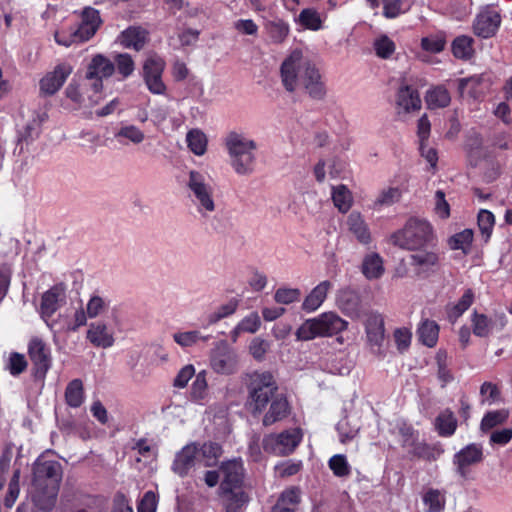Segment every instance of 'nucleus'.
Masks as SVG:
<instances>
[{"label":"nucleus","instance_id":"1","mask_svg":"<svg viewBox=\"0 0 512 512\" xmlns=\"http://www.w3.org/2000/svg\"><path fill=\"white\" fill-rule=\"evenodd\" d=\"M280 76L288 92L303 89L314 100H322L326 96V85L319 69L300 50L292 51L285 58Z\"/></svg>","mask_w":512,"mask_h":512},{"label":"nucleus","instance_id":"2","mask_svg":"<svg viewBox=\"0 0 512 512\" xmlns=\"http://www.w3.org/2000/svg\"><path fill=\"white\" fill-rule=\"evenodd\" d=\"M33 477L29 488V496L34 505L42 511H50L56 503L62 480V466L56 460L43 456L33 464Z\"/></svg>","mask_w":512,"mask_h":512},{"label":"nucleus","instance_id":"3","mask_svg":"<svg viewBox=\"0 0 512 512\" xmlns=\"http://www.w3.org/2000/svg\"><path fill=\"white\" fill-rule=\"evenodd\" d=\"M224 144L235 173L241 176L252 174L256 165L257 143L243 132L230 131Z\"/></svg>","mask_w":512,"mask_h":512},{"label":"nucleus","instance_id":"4","mask_svg":"<svg viewBox=\"0 0 512 512\" xmlns=\"http://www.w3.org/2000/svg\"><path fill=\"white\" fill-rule=\"evenodd\" d=\"M186 186L190 201L202 217H208L215 212L214 187L210 176L206 172L190 170Z\"/></svg>","mask_w":512,"mask_h":512},{"label":"nucleus","instance_id":"5","mask_svg":"<svg viewBox=\"0 0 512 512\" xmlns=\"http://www.w3.org/2000/svg\"><path fill=\"white\" fill-rule=\"evenodd\" d=\"M348 322L333 311L305 320L296 331V338L309 341L317 337H332L346 330Z\"/></svg>","mask_w":512,"mask_h":512},{"label":"nucleus","instance_id":"6","mask_svg":"<svg viewBox=\"0 0 512 512\" xmlns=\"http://www.w3.org/2000/svg\"><path fill=\"white\" fill-rule=\"evenodd\" d=\"M248 404L253 414L262 413L278 390V385L271 372L255 371L249 375L247 384Z\"/></svg>","mask_w":512,"mask_h":512},{"label":"nucleus","instance_id":"7","mask_svg":"<svg viewBox=\"0 0 512 512\" xmlns=\"http://www.w3.org/2000/svg\"><path fill=\"white\" fill-rule=\"evenodd\" d=\"M433 238L431 224L419 218H410L401 230L391 236L394 245L407 250H418L430 245Z\"/></svg>","mask_w":512,"mask_h":512},{"label":"nucleus","instance_id":"8","mask_svg":"<svg viewBox=\"0 0 512 512\" xmlns=\"http://www.w3.org/2000/svg\"><path fill=\"white\" fill-rule=\"evenodd\" d=\"M114 72L115 65L110 59L102 54L92 57L85 74V87H90V90L95 94V97L89 96L91 105L99 103L103 89V79L111 77Z\"/></svg>","mask_w":512,"mask_h":512},{"label":"nucleus","instance_id":"9","mask_svg":"<svg viewBox=\"0 0 512 512\" xmlns=\"http://www.w3.org/2000/svg\"><path fill=\"white\" fill-rule=\"evenodd\" d=\"M211 369L220 375H233L239 370V354L227 342L220 341L211 350L209 356Z\"/></svg>","mask_w":512,"mask_h":512},{"label":"nucleus","instance_id":"10","mask_svg":"<svg viewBox=\"0 0 512 512\" xmlns=\"http://www.w3.org/2000/svg\"><path fill=\"white\" fill-rule=\"evenodd\" d=\"M302 437L303 434L299 428L269 434L263 439V448L268 453L277 456H286L295 450L300 444Z\"/></svg>","mask_w":512,"mask_h":512},{"label":"nucleus","instance_id":"11","mask_svg":"<svg viewBox=\"0 0 512 512\" xmlns=\"http://www.w3.org/2000/svg\"><path fill=\"white\" fill-rule=\"evenodd\" d=\"M67 286L64 283H57L45 291L41 298L40 315L45 323L53 328L57 321H51L55 312L66 303Z\"/></svg>","mask_w":512,"mask_h":512},{"label":"nucleus","instance_id":"12","mask_svg":"<svg viewBox=\"0 0 512 512\" xmlns=\"http://www.w3.org/2000/svg\"><path fill=\"white\" fill-rule=\"evenodd\" d=\"M27 352L33 364L34 375L37 378H45L52 363L49 345L42 338L34 336L28 342Z\"/></svg>","mask_w":512,"mask_h":512},{"label":"nucleus","instance_id":"13","mask_svg":"<svg viewBox=\"0 0 512 512\" xmlns=\"http://www.w3.org/2000/svg\"><path fill=\"white\" fill-rule=\"evenodd\" d=\"M471 330L480 338H488L494 332L501 331L508 323L504 313H495L488 316L474 310L470 315Z\"/></svg>","mask_w":512,"mask_h":512},{"label":"nucleus","instance_id":"14","mask_svg":"<svg viewBox=\"0 0 512 512\" xmlns=\"http://www.w3.org/2000/svg\"><path fill=\"white\" fill-rule=\"evenodd\" d=\"M165 66V60L157 54L150 55L144 62V81L148 90L153 94L162 95L166 91V85L162 80Z\"/></svg>","mask_w":512,"mask_h":512},{"label":"nucleus","instance_id":"15","mask_svg":"<svg viewBox=\"0 0 512 512\" xmlns=\"http://www.w3.org/2000/svg\"><path fill=\"white\" fill-rule=\"evenodd\" d=\"M500 24L501 15L499 10L492 5H487L477 14L473 23V30L477 36L489 38L497 32Z\"/></svg>","mask_w":512,"mask_h":512},{"label":"nucleus","instance_id":"16","mask_svg":"<svg viewBox=\"0 0 512 512\" xmlns=\"http://www.w3.org/2000/svg\"><path fill=\"white\" fill-rule=\"evenodd\" d=\"M483 450L481 445L472 443L460 451L453 457V464L456 467L457 474L466 479L470 473V466L475 465L482 461Z\"/></svg>","mask_w":512,"mask_h":512},{"label":"nucleus","instance_id":"17","mask_svg":"<svg viewBox=\"0 0 512 512\" xmlns=\"http://www.w3.org/2000/svg\"><path fill=\"white\" fill-rule=\"evenodd\" d=\"M72 71L73 67L69 63L57 64L53 71L48 72L40 80V92L46 96L54 95L63 86Z\"/></svg>","mask_w":512,"mask_h":512},{"label":"nucleus","instance_id":"18","mask_svg":"<svg viewBox=\"0 0 512 512\" xmlns=\"http://www.w3.org/2000/svg\"><path fill=\"white\" fill-rule=\"evenodd\" d=\"M86 339L96 348L107 349L114 345V331L104 321H94L88 326Z\"/></svg>","mask_w":512,"mask_h":512},{"label":"nucleus","instance_id":"19","mask_svg":"<svg viewBox=\"0 0 512 512\" xmlns=\"http://www.w3.org/2000/svg\"><path fill=\"white\" fill-rule=\"evenodd\" d=\"M421 104L422 102L416 89L409 85L400 86L395 98L396 112L399 116L420 110Z\"/></svg>","mask_w":512,"mask_h":512},{"label":"nucleus","instance_id":"20","mask_svg":"<svg viewBox=\"0 0 512 512\" xmlns=\"http://www.w3.org/2000/svg\"><path fill=\"white\" fill-rule=\"evenodd\" d=\"M102 23L99 11L92 7H85L80 13V22L74 28L78 32L79 39L83 42L91 39Z\"/></svg>","mask_w":512,"mask_h":512},{"label":"nucleus","instance_id":"21","mask_svg":"<svg viewBox=\"0 0 512 512\" xmlns=\"http://www.w3.org/2000/svg\"><path fill=\"white\" fill-rule=\"evenodd\" d=\"M150 40L147 29L141 26H130L117 37V42L126 49L142 50Z\"/></svg>","mask_w":512,"mask_h":512},{"label":"nucleus","instance_id":"22","mask_svg":"<svg viewBox=\"0 0 512 512\" xmlns=\"http://www.w3.org/2000/svg\"><path fill=\"white\" fill-rule=\"evenodd\" d=\"M411 266L419 276H427L434 272L439 265V253L434 250H421L413 253L410 257Z\"/></svg>","mask_w":512,"mask_h":512},{"label":"nucleus","instance_id":"23","mask_svg":"<svg viewBox=\"0 0 512 512\" xmlns=\"http://www.w3.org/2000/svg\"><path fill=\"white\" fill-rule=\"evenodd\" d=\"M243 462L239 460H230L221 465L223 480L220 485L221 491H230L240 487L243 481Z\"/></svg>","mask_w":512,"mask_h":512},{"label":"nucleus","instance_id":"24","mask_svg":"<svg viewBox=\"0 0 512 512\" xmlns=\"http://www.w3.org/2000/svg\"><path fill=\"white\" fill-rule=\"evenodd\" d=\"M345 225L349 233L361 244L368 245L372 241L370 228L359 211H352L346 218Z\"/></svg>","mask_w":512,"mask_h":512},{"label":"nucleus","instance_id":"25","mask_svg":"<svg viewBox=\"0 0 512 512\" xmlns=\"http://www.w3.org/2000/svg\"><path fill=\"white\" fill-rule=\"evenodd\" d=\"M197 455L198 445L196 443L187 444L176 454L172 470L181 477L186 476L195 465Z\"/></svg>","mask_w":512,"mask_h":512},{"label":"nucleus","instance_id":"26","mask_svg":"<svg viewBox=\"0 0 512 512\" xmlns=\"http://www.w3.org/2000/svg\"><path fill=\"white\" fill-rule=\"evenodd\" d=\"M333 284L329 280L321 281L304 298L301 309L306 313L315 312L325 302Z\"/></svg>","mask_w":512,"mask_h":512},{"label":"nucleus","instance_id":"27","mask_svg":"<svg viewBox=\"0 0 512 512\" xmlns=\"http://www.w3.org/2000/svg\"><path fill=\"white\" fill-rule=\"evenodd\" d=\"M367 341L372 347H380L384 341V319L379 313L368 314L365 320Z\"/></svg>","mask_w":512,"mask_h":512},{"label":"nucleus","instance_id":"28","mask_svg":"<svg viewBox=\"0 0 512 512\" xmlns=\"http://www.w3.org/2000/svg\"><path fill=\"white\" fill-rule=\"evenodd\" d=\"M338 308L349 317H358L361 310V298L357 292L345 288L338 292L336 298Z\"/></svg>","mask_w":512,"mask_h":512},{"label":"nucleus","instance_id":"29","mask_svg":"<svg viewBox=\"0 0 512 512\" xmlns=\"http://www.w3.org/2000/svg\"><path fill=\"white\" fill-rule=\"evenodd\" d=\"M270 402V407L263 417L264 426H270L283 420L290 412L289 403L284 396H276Z\"/></svg>","mask_w":512,"mask_h":512},{"label":"nucleus","instance_id":"30","mask_svg":"<svg viewBox=\"0 0 512 512\" xmlns=\"http://www.w3.org/2000/svg\"><path fill=\"white\" fill-rule=\"evenodd\" d=\"M361 272L368 280H377L385 272L384 260L376 252L366 254L362 260Z\"/></svg>","mask_w":512,"mask_h":512},{"label":"nucleus","instance_id":"31","mask_svg":"<svg viewBox=\"0 0 512 512\" xmlns=\"http://www.w3.org/2000/svg\"><path fill=\"white\" fill-rule=\"evenodd\" d=\"M299 503L300 490L296 487H291L281 493L272 508V512H296Z\"/></svg>","mask_w":512,"mask_h":512},{"label":"nucleus","instance_id":"32","mask_svg":"<svg viewBox=\"0 0 512 512\" xmlns=\"http://www.w3.org/2000/svg\"><path fill=\"white\" fill-rule=\"evenodd\" d=\"M115 138L124 144L139 145L145 140V133L138 126L130 123H121L115 132Z\"/></svg>","mask_w":512,"mask_h":512},{"label":"nucleus","instance_id":"33","mask_svg":"<svg viewBox=\"0 0 512 512\" xmlns=\"http://www.w3.org/2000/svg\"><path fill=\"white\" fill-rule=\"evenodd\" d=\"M434 426L441 437H451L457 429L458 421L451 410L445 409L435 418Z\"/></svg>","mask_w":512,"mask_h":512},{"label":"nucleus","instance_id":"34","mask_svg":"<svg viewBox=\"0 0 512 512\" xmlns=\"http://www.w3.org/2000/svg\"><path fill=\"white\" fill-rule=\"evenodd\" d=\"M474 302V293L471 289L465 290L461 298L453 304L447 306V318L451 323H455L464 312H466Z\"/></svg>","mask_w":512,"mask_h":512},{"label":"nucleus","instance_id":"35","mask_svg":"<svg viewBox=\"0 0 512 512\" xmlns=\"http://www.w3.org/2000/svg\"><path fill=\"white\" fill-rule=\"evenodd\" d=\"M417 333L421 343L432 348L438 341L439 325L433 320L425 319L420 323Z\"/></svg>","mask_w":512,"mask_h":512},{"label":"nucleus","instance_id":"36","mask_svg":"<svg viewBox=\"0 0 512 512\" xmlns=\"http://www.w3.org/2000/svg\"><path fill=\"white\" fill-rule=\"evenodd\" d=\"M409 448V453L412 456L428 461L438 459L444 452L440 445H429L421 442H414Z\"/></svg>","mask_w":512,"mask_h":512},{"label":"nucleus","instance_id":"37","mask_svg":"<svg viewBox=\"0 0 512 512\" xmlns=\"http://www.w3.org/2000/svg\"><path fill=\"white\" fill-rule=\"evenodd\" d=\"M261 326V319L256 312H252L244 317L231 331V339L236 342L242 333H256Z\"/></svg>","mask_w":512,"mask_h":512},{"label":"nucleus","instance_id":"38","mask_svg":"<svg viewBox=\"0 0 512 512\" xmlns=\"http://www.w3.org/2000/svg\"><path fill=\"white\" fill-rule=\"evenodd\" d=\"M426 103L430 109L445 108L451 102V96L444 86H436L427 91Z\"/></svg>","mask_w":512,"mask_h":512},{"label":"nucleus","instance_id":"39","mask_svg":"<svg viewBox=\"0 0 512 512\" xmlns=\"http://www.w3.org/2000/svg\"><path fill=\"white\" fill-rule=\"evenodd\" d=\"M85 399L83 383L80 379H74L68 383L65 389V401L72 408L80 407Z\"/></svg>","mask_w":512,"mask_h":512},{"label":"nucleus","instance_id":"40","mask_svg":"<svg viewBox=\"0 0 512 512\" xmlns=\"http://www.w3.org/2000/svg\"><path fill=\"white\" fill-rule=\"evenodd\" d=\"M332 200L341 213L348 212L353 204L352 193L345 185L332 187Z\"/></svg>","mask_w":512,"mask_h":512},{"label":"nucleus","instance_id":"41","mask_svg":"<svg viewBox=\"0 0 512 512\" xmlns=\"http://www.w3.org/2000/svg\"><path fill=\"white\" fill-rule=\"evenodd\" d=\"M209 339V335H202L199 330L178 331L173 334V340L182 348H189Z\"/></svg>","mask_w":512,"mask_h":512},{"label":"nucleus","instance_id":"42","mask_svg":"<svg viewBox=\"0 0 512 512\" xmlns=\"http://www.w3.org/2000/svg\"><path fill=\"white\" fill-rule=\"evenodd\" d=\"M473 42V38L466 35L456 37L452 42L453 55L458 59L469 60L474 53Z\"/></svg>","mask_w":512,"mask_h":512},{"label":"nucleus","instance_id":"43","mask_svg":"<svg viewBox=\"0 0 512 512\" xmlns=\"http://www.w3.org/2000/svg\"><path fill=\"white\" fill-rule=\"evenodd\" d=\"M187 146L192 153L202 156L207 150V137L199 129H192L186 135Z\"/></svg>","mask_w":512,"mask_h":512},{"label":"nucleus","instance_id":"44","mask_svg":"<svg viewBox=\"0 0 512 512\" xmlns=\"http://www.w3.org/2000/svg\"><path fill=\"white\" fill-rule=\"evenodd\" d=\"M222 494L226 499V509L228 512H237L248 502V496L241 486L230 491H222Z\"/></svg>","mask_w":512,"mask_h":512},{"label":"nucleus","instance_id":"45","mask_svg":"<svg viewBox=\"0 0 512 512\" xmlns=\"http://www.w3.org/2000/svg\"><path fill=\"white\" fill-rule=\"evenodd\" d=\"M373 49L377 57L389 59L396 50V44L386 34H381L374 39Z\"/></svg>","mask_w":512,"mask_h":512},{"label":"nucleus","instance_id":"46","mask_svg":"<svg viewBox=\"0 0 512 512\" xmlns=\"http://www.w3.org/2000/svg\"><path fill=\"white\" fill-rule=\"evenodd\" d=\"M110 301L98 293H93L87 301L86 312L90 319L102 315L109 307Z\"/></svg>","mask_w":512,"mask_h":512},{"label":"nucleus","instance_id":"47","mask_svg":"<svg viewBox=\"0 0 512 512\" xmlns=\"http://www.w3.org/2000/svg\"><path fill=\"white\" fill-rule=\"evenodd\" d=\"M509 417V412L506 409L494 410L487 412L481 421V430L483 432L489 431L494 427L506 422Z\"/></svg>","mask_w":512,"mask_h":512},{"label":"nucleus","instance_id":"48","mask_svg":"<svg viewBox=\"0 0 512 512\" xmlns=\"http://www.w3.org/2000/svg\"><path fill=\"white\" fill-rule=\"evenodd\" d=\"M208 384L206 379V371H200L195 376L192 383L190 397L195 402H202L207 398Z\"/></svg>","mask_w":512,"mask_h":512},{"label":"nucleus","instance_id":"49","mask_svg":"<svg viewBox=\"0 0 512 512\" xmlns=\"http://www.w3.org/2000/svg\"><path fill=\"white\" fill-rule=\"evenodd\" d=\"M423 502L429 512H440L445 507V494L437 489H429L423 496Z\"/></svg>","mask_w":512,"mask_h":512},{"label":"nucleus","instance_id":"50","mask_svg":"<svg viewBox=\"0 0 512 512\" xmlns=\"http://www.w3.org/2000/svg\"><path fill=\"white\" fill-rule=\"evenodd\" d=\"M446 38L444 33L431 34L421 39V48L428 53H440L444 50Z\"/></svg>","mask_w":512,"mask_h":512},{"label":"nucleus","instance_id":"51","mask_svg":"<svg viewBox=\"0 0 512 512\" xmlns=\"http://www.w3.org/2000/svg\"><path fill=\"white\" fill-rule=\"evenodd\" d=\"M298 22L304 28L313 31H317L322 27L319 13L312 8L303 9L298 16Z\"/></svg>","mask_w":512,"mask_h":512},{"label":"nucleus","instance_id":"52","mask_svg":"<svg viewBox=\"0 0 512 512\" xmlns=\"http://www.w3.org/2000/svg\"><path fill=\"white\" fill-rule=\"evenodd\" d=\"M473 241V231L471 229H464L456 233L449 239V246L453 250H462L467 253Z\"/></svg>","mask_w":512,"mask_h":512},{"label":"nucleus","instance_id":"53","mask_svg":"<svg viewBox=\"0 0 512 512\" xmlns=\"http://www.w3.org/2000/svg\"><path fill=\"white\" fill-rule=\"evenodd\" d=\"M328 466L336 477L344 478L351 474V466L343 454L333 455L328 461Z\"/></svg>","mask_w":512,"mask_h":512},{"label":"nucleus","instance_id":"54","mask_svg":"<svg viewBox=\"0 0 512 512\" xmlns=\"http://www.w3.org/2000/svg\"><path fill=\"white\" fill-rule=\"evenodd\" d=\"M266 30L274 43H282L289 34V25L282 20H275L266 25Z\"/></svg>","mask_w":512,"mask_h":512},{"label":"nucleus","instance_id":"55","mask_svg":"<svg viewBox=\"0 0 512 512\" xmlns=\"http://www.w3.org/2000/svg\"><path fill=\"white\" fill-rule=\"evenodd\" d=\"M89 89H90V87H85V86L81 89L77 83L72 81L67 86V88L65 90V94H66L67 98H69L71 101L75 102L76 104L92 106L89 101L90 95H87V99L85 98V94H88ZM91 96L95 97V94L93 93Z\"/></svg>","mask_w":512,"mask_h":512},{"label":"nucleus","instance_id":"56","mask_svg":"<svg viewBox=\"0 0 512 512\" xmlns=\"http://www.w3.org/2000/svg\"><path fill=\"white\" fill-rule=\"evenodd\" d=\"M115 69L123 79L131 76L135 70V63L128 53H119L114 58Z\"/></svg>","mask_w":512,"mask_h":512},{"label":"nucleus","instance_id":"57","mask_svg":"<svg viewBox=\"0 0 512 512\" xmlns=\"http://www.w3.org/2000/svg\"><path fill=\"white\" fill-rule=\"evenodd\" d=\"M402 196V191L398 187L384 188L374 201V208L390 206L398 202Z\"/></svg>","mask_w":512,"mask_h":512},{"label":"nucleus","instance_id":"58","mask_svg":"<svg viewBox=\"0 0 512 512\" xmlns=\"http://www.w3.org/2000/svg\"><path fill=\"white\" fill-rule=\"evenodd\" d=\"M87 312L83 307H79L75 310L73 316L70 319L64 321L61 325V330L67 332H76L80 327L87 324Z\"/></svg>","mask_w":512,"mask_h":512},{"label":"nucleus","instance_id":"59","mask_svg":"<svg viewBox=\"0 0 512 512\" xmlns=\"http://www.w3.org/2000/svg\"><path fill=\"white\" fill-rule=\"evenodd\" d=\"M54 38L57 44L65 47H69L73 44L83 43V40L79 39L78 32L74 26L61 28L55 32Z\"/></svg>","mask_w":512,"mask_h":512},{"label":"nucleus","instance_id":"60","mask_svg":"<svg viewBox=\"0 0 512 512\" xmlns=\"http://www.w3.org/2000/svg\"><path fill=\"white\" fill-rule=\"evenodd\" d=\"M495 224V217L492 212L482 209L478 213V227L485 242L491 236Z\"/></svg>","mask_w":512,"mask_h":512},{"label":"nucleus","instance_id":"61","mask_svg":"<svg viewBox=\"0 0 512 512\" xmlns=\"http://www.w3.org/2000/svg\"><path fill=\"white\" fill-rule=\"evenodd\" d=\"M20 473H21L20 468L15 467L13 470L12 477L9 482L8 493L4 499V504L8 508H11L14 505L16 499L18 498V495L20 492V487H19Z\"/></svg>","mask_w":512,"mask_h":512},{"label":"nucleus","instance_id":"62","mask_svg":"<svg viewBox=\"0 0 512 512\" xmlns=\"http://www.w3.org/2000/svg\"><path fill=\"white\" fill-rule=\"evenodd\" d=\"M301 291L298 288L281 287L276 290L274 300L279 304H292L300 301Z\"/></svg>","mask_w":512,"mask_h":512},{"label":"nucleus","instance_id":"63","mask_svg":"<svg viewBox=\"0 0 512 512\" xmlns=\"http://www.w3.org/2000/svg\"><path fill=\"white\" fill-rule=\"evenodd\" d=\"M201 453L205 459V466H211L221 454V447L214 442L204 443L200 448L198 447V454Z\"/></svg>","mask_w":512,"mask_h":512},{"label":"nucleus","instance_id":"64","mask_svg":"<svg viewBox=\"0 0 512 512\" xmlns=\"http://www.w3.org/2000/svg\"><path fill=\"white\" fill-rule=\"evenodd\" d=\"M302 468L301 461L287 460L280 462L275 466V473L280 478H286L296 475Z\"/></svg>","mask_w":512,"mask_h":512}]
</instances>
